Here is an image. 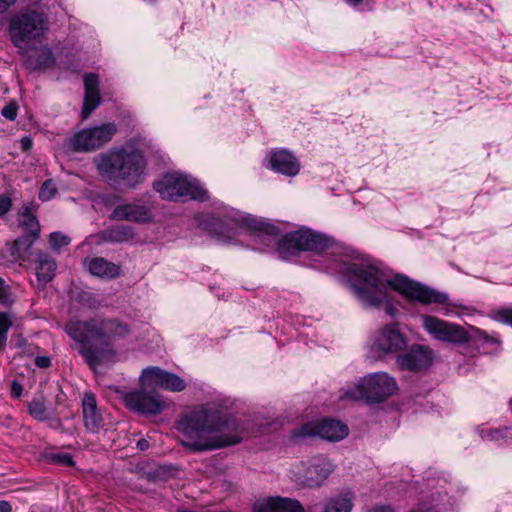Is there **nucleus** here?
<instances>
[{
  "instance_id": "nucleus-31",
  "label": "nucleus",
  "mask_w": 512,
  "mask_h": 512,
  "mask_svg": "<svg viewBox=\"0 0 512 512\" xmlns=\"http://www.w3.org/2000/svg\"><path fill=\"white\" fill-rule=\"evenodd\" d=\"M101 102L99 93H85L82 107V118L86 119L99 106Z\"/></svg>"
},
{
  "instance_id": "nucleus-25",
  "label": "nucleus",
  "mask_w": 512,
  "mask_h": 512,
  "mask_svg": "<svg viewBox=\"0 0 512 512\" xmlns=\"http://www.w3.org/2000/svg\"><path fill=\"white\" fill-rule=\"evenodd\" d=\"M39 237L38 233L25 232L14 240L10 250L11 255L18 260H25V255Z\"/></svg>"
},
{
  "instance_id": "nucleus-1",
  "label": "nucleus",
  "mask_w": 512,
  "mask_h": 512,
  "mask_svg": "<svg viewBox=\"0 0 512 512\" xmlns=\"http://www.w3.org/2000/svg\"><path fill=\"white\" fill-rule=\"evenodd\" d=\"M201 224L205 230L222 239H232L239 228H246L254 235L255 241L269 248L277 245V252L283 260L298 257L301 252H324L332 248L334 239L309 228L288 232L280 239V229L274 224L252 215L232 212L225 215H209Z\"/></svg>"
},
{
  "instance_id": "nucleus-43",
  "label": "nucleus",
  "mask_w": 512,
  "mask_h": 512,
  "mask_svg": "<svg viewBox=\"0 0 512 512\" xmlns=\"http://www.w3.org/2000/svg\"><path fill=\"white\" fill-rule=\"evenodd\" d=\"M23 391L22 385L17 381L13 380L10 386V395L12 398L18 399L21 397Z\"/></svg>"
},
{
  "instance_id": "nucleus-38",
  "label": "nucleus",
  "mask_w": 512,
  "mask_h": 512,
  "mask_svg": "<svg viewBox=\"0 0 512 512\" xmlns=\"http://www.w3.org/2000/svg\"><path fill=\"white\" fill-rule=\"evenodd\" d=\"M495 319L503 324L512 326V308L497 310L495 313Z\"/></svg>"
},
{
  "instance_id": "nucleus-49",
  "label": "nucleus",
  "mask_w": 512,
  "mask_h": 512,
  "mask_svg": "<svg viewBox=\"0 0 512 512\" xmlns=\"http://www.w3.org/2000/svg\"><path fill=\"white\" fill-rule=\"evenodd\" d=\"M137 448L140 451H145L149 448V442L146 439H140L137 442Z\"/></svg>"
},
{
  "instance_id": "nucleus-12",
  "label": "nucleus",
  "mask_w": 512,
  "mask_h": 512,
  "mask_svg": "<svg viewBox=\"0 0 512 512\" xmlns=\"http://www.w3.org/2000/svg\"><path fill=\"white\" fill-rule=\"evenodd\" d=\"M332 472L333 465L326 458H315L309 464L301 463L292 470L295 483L309 488L321 486Z\"/></svg>"
},
{
  "instance_id": "nucleus-20",
  "label": "nucleus",
  "mask_w": 512,
  "mask_h": 512,
  "mask_svg": "<svg viewBox=\"0 0 512 512\" xmlns=\"http://www.w3.org/2000/svg\"><path fill=\"white\" fill-rule=\"evenodd\" d=\"M36 276L40 286L45 287L55 276L57 264L54 258L44 251H37Z\"/></svg>"
},
{
  "instance_id": "nucleus-29",
  "label": "nucleus",
  "mask_w": 512,
  "mask_h": 512,
  "mask_svg": "<svg viewBox=\"0 0 512 512\" xmlns=\"http://www.w3.org/2000/svg\"><path fill=\"white\" fill-rule=\"evenodd\" d=\"M29 414L38 421H45L48 419L47 407L43 397L33 398L28 403Z\"/></svg>"
},
{
  "instance_id": "nucleus-44",
  "label": "nucleus",
  "mask_w": 512,
  "mask_h": 512,
  "mask_svg": "<svg viewBox=\"0 0 512 512\" xmlns=\"http://www.w3.org/2000/svg\"><path fill=\"white\" fill-rule=\"evenodd\" d=\"M35 365L39 368H49L52 365L51 359L47 356H37L35 358Z\"/></svg>"
},
{
  "instance_id": "nucleus-27",
  "label": "nucleus",
  "mask_w": 512,
  "mask_h": 512,
  "mask_svg": "<svg viewBox=\"0 0 512 512\" xmlns=\"http://www.w3.org/2000/svg\"><path fill=\"white\" fill-rule=\"evenodd\" d=\"M353 508V496L345 493L332 497L324 506L323 512H351Z\"/></svg>"
},
{
  "instance_id": "nucleus-45",
  "label": "nucleus",
  "mask_w": 512,
  "mask_h": 512,
  "mask_svg": "<svg viewBox=\"0 0 512 512\" xmlns=\"http://www.w3.org/2000/svg\"><path fill=\"white\" fill-rule=\"evenodd\" d=\"M20 147L23 152H29L33 147V140L30 136H24L20 139Z\"/></svg>"
},
{
  "instance_id": "nucleus-51",
  "label": "nucleus",
  "mask_w": 512,
  "mask_h": 512,
  "mask_svg": "<svg viewBox=\"0 0 512 512\" xmlns=\"http://www.w3.org/2000/svg\"><path fill=\"white\" fill-rule=\"evenodd\" d=\"M349 5L357 6L363 2V0H345Z\"/></svg>"
},
{
  "instance_id": "nucleus-17",
  "label": "nucleus",
  "mask_w": 512,
  "mask_h": 512,
  "mask_svg": "<svg viewBox=\"0 0 512 512\" xmlns=\"http://www.w3.org/2000/svg\"><path fill=\"white\" fill-rule=\"evenodd\" d=\"M83 422L86 430L97 433L104 426V418L100 412L96 397L92 392H86L82 399Z\"/></svg>"
},
{
  "instance_id": "nucleus-36",
  "label": "nucleus",
  "mask_w": 512,
  "mask_h": 512,
  "mask_svg": "<svg viewBox=\"0 0 512 512\" xmlns=\"http://www.w3.org/2000/svg\"><path fill=\"white\" fill-rule=\"evenodd\" d=\"M489 440L512 439V428L502 427L498 429H491L487 433Z\"/></svg>"
},
{
  "instance_id": "nucleus-35",
  "label": "nucleus",
  "mask_w": 512,
  "mask_h": 512,
  "mask_svg": "<svg viewBox=\"0 0 512 512\" xmlns=\"http://www.w3.org/2000/svg\"><path fill=\"white\" fill-rule=\"evenodd\" d=\"M85 93H99V79L94 73H88L84 76Z\"/></svg>"
},
{
  "instance_id": "nucleus-48",
  "label": "nucleus",
  "mask_w": 512,
  "mask_h": 512,
  "mask_svg": "<svg viewBox=\"0 0 512 512\" xmlns=\"http://www.w3.org/2000/svg\"><path fill=\"white\" fill-rule=\"evenodd\" d=\"M0 512H12V506L8 501H0Z\"/></svg>"
},
{
  "instance_id": "nucleus-9",
  "label": "nucleus",
  "mask_w": 512,
  "mask_h": 512,
  "mask_svg": "<svg viewBox=\"0 0 512 512\" xmlns=\"http://www.w3.org/2000/svg\"><path fill=\"white\" fill-rule=\"evenodd\" d=\"M117 131V126L114 123L83 128L66 138L63 147L76 153L94 152L109 143Z\"/></svg>"
},
{
  "instance_id": "nucleus-22",
  "label": "nucleus",
  "mask_w": 512,
  "mask_h": 512,
  "mask_svg": "<svg viewBox=\"0 0 512 512\" xmlns=\"http://www.w3.org/2000/svg\"><path fill=\"white\" fill-rule=\"evenodd\" d=\"M90 273L102 279H115L120 275V266L103 257H95L88 260Z\"/></svg>"
},
{
  "instance_id": "nucleus-26",
  "label": "nucleus",
  "mask_w": 512,
  "mask_h": 512,
  "mask_svg": "<svg viewBox=\"0 0 512 512\" xmlns=\"http://www.w3.org/2000/svg\"><path fill=\"white\" fill-rule=\"evenodd\" d=\"M35 206L33 203L24 204L19 212V225L30 233L40 234V223L34 214Z\"/></svg>"
},
{
  "instance_id": "nucleus-7",
  "label": "nucleus",
  "mask_w": 512,
  "mask_h": 512,
  "mask_svg": "<svg viewBox=\"0 0 512 512\" xmlns=\"http://www.w3.org/2000/svg\"><path fill=\"white\" fill-rule=\"evenodd\" d=\"M398 389L396 380L386 372L371 373L362 378L354 388L344 392V397L351 400H364L368 404L386 401Z\"/></svg>"
},
{
  "instance_id": "nucleus-33",
  "label": "nucleus",
  "mask_w": 512,
  "mask_h": 512,
  "mask_svg": "<svg viewBox=\"0 0 512 512\" xmlns=\"http://www.w3.org/2000/svg\"><path fill=\"white\" fill-rule=\"evenodd\" d=\"M14 303L11 287L0 277V305L10 307Z\"/></svg>"
},
{
  "instance_id": "nucleus-16",
  "label": "nucleus",
  "mask_w": 512,
  "mask_h": 512,
  "mask_svg": "<svg viewBox=\"0 0 512 512\" xmlns=\"http://www.w3.org/2000/svg\"><path fill=\"white\" fill-rule=\"evenodd\" d=\"M153 215L150 209L145 205L126 203L117 205L110 219L115 221H131L136 223H148L152 221Z\"/></svg>"
},
{
  "instance_id": "nucleus-11",
  "label": "nucleus",
  "mask_w": 512,
  "mask_h": 512,
  "mask_svg": "<svg viewBox=\"0 0 512 512\" xmlns=\"http://www.w3.org/2000/svg\"><path fill=\"white\" fill-rule=\"evenodd\" d=\"M423 327L434 339L452 345H463L470 341L468 331L461 325L435 316H425Z\"/></svg>"
},
{
  "instance_id": "nucleus-5",
  "label": "nucleus",
  "mask_w": 512,
  "mask_h": 512,
  "mask_svg": "<svg viewBox=\"0 0 512 512\" xmlns=\"http://www.w3.org/2000/svg\"><path fill=\"white\" fill-rule=\"evenodd\" d=\"M93 163L107 183L135 188L144 181L145 161L136 150L112 148L95 156Z\"/></svg>"
},
{
  "instance_id": "nucleus-34",
  "label": "nucleus",
  "mask_w": 512,
  "mask_h": 512,
  "mask_svg": "<svg viewBox=\"0 0 512 512\" xmlns=\"http://www.w3.org/2000/svg\"><path fill=\"white\" fill-rule=\"evenodd\" d=\"M56 193L57 189L55 188L53 181L48 179L42 184L38 197L41 201H49L56 195Z\"/></svg>"
},
{
  "instance_id": "nucleus-18",
  "label": "nucleus",
  "mask_w": 512,
  "mask_h": 512,
  "mask_svg": "<svg viewBox=\"0 0 512 512\" xmlns=\"http://www.w3.org/2000/svg\"><path fill=\"white\" fill-rule=\"evenodd\" d=\"M270 166L275 172L289 177L297 175L300 171L299 160L286 149L271 152Z\"/></svg>"
},
{
  "instance_id": "nucleus-21",
  "label": "nucleus",
  "mask_w": 512,
  "mask_h": 512,
  "mask_svg": "<svg viewBox=\"0 0 512 512\" xmlns=\"http://www.w3.org/2000/svg\"><path fill=\"white\" fill-rule=\"evenodd\" d=\"M25 67L30 71L45 70L55 65V57L48 47H40L26 55Z\"/></svg>"
},
{
  "instance_id": "nucleus-32",
  "label": "nucleus",
  "mask_w": 512,
  "mask_h": 512,
  "mask_svg": "<svg viewBox=\"0 0 512 512\" xmlns=\"http://www.w3.org/2000/svg\"><path fill=\"white\" fill-rule=\"evenodd\" d=\"M71 238L59 231L52 232L49 235V244L52 250L59 251L61 248L70 244Z\"/></svg>"
},
{
  "instance_id": "nucleus-28",
  "label": "nucleus",
  "mask_w": 512,
  "mask_h": 512,
  "mask_svg": "<svg viewBox=\"0 0 512 512\" xmlns=\"http://www.w3.org/2000/svg\"><path fill=\"white\" fill-rule=\"evenodd\" d=\"M144 476L152 483L166 482L171 477V470L168 466L153 465L144 472Z\"/></svg>"
},
{
  "instance_id": "nucleus-8",
  "label": "nucleus",
  "mask_w": 512,
  "mask_h": 512,
  "mask_svg": "<svg viewBox=\"0 0 512 512\" xmlns=\"http://www.w3.org/2000/svg\"><path fill=\"white\" fill-rule=\"evenodd\" d=\"M153 188L162 199L169 201L208 200V192L202 188L195 179L179 173L166 174L162 179L154 182Z\"/></svg>"
},
{
  "instance_id": "nucleus-10",
  "label": "nucleus",
  "mask_w": 512,
  "mask_h": 512,
  "mask_svg": "<svg viewBox=\"0 0 512 512\" xmlns=\"http://www.w3.org/2000/svg\"><path fill=\"white\" fill-rule=\"evenodd\" d=\"M349 433L346 424L335 419H323L320 422H308L294 429L291 432L293 440L310 437H320L321 439L337 442L344 439Z\"/></svg>"
},
{
  "instance_id": "nucleus-24",
  "label": "nucleus",
  "mask_w": 512,
  "mask_h": 512,
  "mask_svg": "<svg viewBox=\"0 0 512 512\" xmlns=\"http://www.w3.org/2000/svg\"><path fill=\"white\" fill-rule=\"evenodd\" d=\"M167 371L160 367L150 366L143 369L139 381L140 385L147 389L162 388Z\"/></svg>"
},
{
  "instance_id": "nucleus-23",
  "label": "nucleus",
  "mask_w": 512,
  "mask_h": 512,
  "mask_svg": "<svg viewBox=\"0 0 512 512\" xmlns=\"http://www.w3.org/2000/svg\"><path fill=\"white\" fill-rule=\"evenodd\" d=\"M101 239L109 243L128 242L135 236V231L129 225H116L103 230L100 233Z\"/></svg>"
},
{
  "instance_id": "nucleus-30",
  "label": "nucleus",
  "mask_w": 512,
  "mask_h": 512,
  "mask_svg": "<svg viewBox=\"0 0 512 512\" xmlns=\"http://www.w3.org/2000/svg\"><path fill=\"white\" fill-rule=\"evenodd\" d=\"M186 388V382L178 375L168 372L165 375L164 383L161 389L171 392H181Z\"/></svg>"
},
{
  "instance_id": "nucleus-42",
  "label": "nucleus",
  "mask_w": 512,
  "mask_h": 512,
  "mask_svg": "<svg viewBox=\"0 0 512 512\" xmlns=\"http://www.w3.org/2000/svg\"><path fill=\"white\" fill-rule=\"evenodd\" d=\"M12 208V199L2 194L0 195V217L5 216Z\"/></svg>"
},
{
  "instance_id": "nucleus-39",
  "label": "nucleus",
  "mask_w": 512,
  "mask_h": 512,
  "mask_svg": "<svg viewBox=\"0 0 512 512\" xmlns=\"http://www.w3.org/2000/svg\"><path fill=\"white\" fill-rule=\"evenodd\" d=\"M15 348L19 349L23 353H31V345L23 334H18L12 340Z\"/></svg>"
},
{
  "instance_id": "nucleus-37",
  "label": "nucleus",
  "mask_w": 512,
  "mask_h": 512,
  "mask_svg": "<svg viewBox=\"0 0 512 512\" xmlns=\"http://www.w3.org/2000/svg\"><path fill=\"white\" fill-rule=\"evenodd\" d=\"M53 462L57 464H61L67 467H73L75 465V461L73 456L69 453H57L52 455Z\"/></svg>"
},
{
  "instance_id": "nucleus-13",
  "label": "nucleus",
  "mask_w": 512,
  "mask_h": 512,
  "mask_svg": "<svg viewBox=\"0 0 512 512\" xmlns=\"http://www.w3.org/2000/svg\"><path fill=\"white\" fill-rule=\"evenodd\" d=\"M124 402L130 411L146 415L159 414L166 408V402L158 392L142 386L138 390L127 393L124 396Z\"/></svg>"
},
{
  "instance_id": "nucleus-46",
  "label": "nucleus",
  "mask_w": 512,
  "mask_h": 512,
  "mask_svg": "<svg viewBox=\"0 0 512 512\" xmlns=\"http://www.w3.org/2000/svg\"><path fill=\"white\" fill-rule=\"evenodd\" d=\"M368 512H395L391 505H376L368 510Z\"/></svg>"
},
{
  "instance_id": "nucleus-6",
  "label": "nucleus",
  "mask_w": 512,
  "mask_h": 512,
  "mask_svg": "<svg viewBox=\"0 0 512 512\" xmlns=\"http://www.w3.org/2000/svg\"><path fill=\"white\" fill-rule=\"evenodd\" d=\"M48 29V18L45 13L30 10L14 15L10 20L9 32L11 41L21 54L35 41H40L44 31Z\"/></svg>"
},
{
  "instance_id": "nucleus-53",
  "label": "nucleus",
  "mask_w": 512,
  "mask_h": 512,
  "mask_svg": "<svg viewBox=\"0 0 512 512\" xmlns=\"http://www.w3.org/2000/svg\"><path fill=\"white\" fill-rule=\"evenodd\" d=\"M411 512H423L422 510H413Z\"/></svg>"
},
{
  "instance_id": "nucleus-52",
  "label": "nucleus",
  "mask_w": 512,
  "mask_h": 512,
  "mask_svg": "<svg viewBox=\"0 0 512 512\" xmlns=\"http://www.w3.org/2000/svg\"><path fill=\"white\" fill-rule=\"evenodd\" d=\"M485 340L488 342V341H492L493 339L489 338L488 336H485Z\"/></svg>"
},
{
  "instance_id": "nucleus-14",
  "label": "nucleus",
  "mask_w": 512,
  "mask_h": 512,
  "mask_svg": "<svg viewBox=\"0 0 512 512\" xmlns=\"http://www.w3.org/2000/svg\"><path fill=\"white\" fill-rule=\"evenodd\" d=\"M434 359L431 348L414 344L407 352L397 357V364L402 370L418 372L427 369Z\"/></svg>"
},
{
  "instance_id": "nucleus-40",
  "label": "nucleus",
  "mask_w": 512,
  "mask_h": 512,
  "mask_svg": "<svg viewBox=\"0 0 512 512\" xmlns=\"http://www.w3.org/2000/svg\"><path fill=\"white\" fill-rule=\"evenodd\" d=\"M17 110L18 106L16 105V103L11 102L3 107L1 114L4 118L13 121L17 117Z\"/></svg>"
},
{
  "instance_id": "nucleus-41",
  "label": "nucleus",
  "mask_w": 512,
  "mask_h": 512,
  "mask_svg": "<svg viewBox=\"0 0 512 512\" xmlns=\"http://www.w3.org/2000/svg\"><path fill=\"white\" fill-rule=\"evenodd\" d=\"M13 325L10 314L7 312H0V332L8 334V331Z\"/></svg>"
},
{
  "instance_id": "nucleus-15",
  "label": "nucleus",
  "mask_w": 512,
  "mask_h": 512,
  "mask_svg": "<svg viewBox=\"0 0 512 512\" xmlns=\"http://www.w3.org/2000/svg\"><path fill=\"white\" fill-rule=\"evenodd\" d=\"M407 345L405 336L400 333L394 324L384 327L377 336L374 347L386 354L404 349Z\"/></svg>"
},
{
  "instance_id": "nucleus-2",
  "label": "nucleus",
  "mask_w": 512,
  "mask_h": 512,
  "mask_svg": "<svg viewBox=\"0 0 512 512\" xmlns=\"http://www.w3.org/2000/svg\"><path fill=\"white\" fill-rule=\"evenodd\" d=\"M347 272L355 279L352 288L358 298L370 308H380L384 305L387 315L394 318L398 308L391 302L389 289L397 291L403 297L422 304H445L448 296L428 286L414 281L402 274L389 278L388 273L375 264L352 263Z\"/></svg>"
},
{
  "instance_id": "nucleus-4",
  "label": "nucleus",
  "mask_w": 512,
  "mask_h": 512,
  "mask_svg": "<svg viewBox=\"0 0 512 512\" xmlns=\"http://www.w3.org/2000/svg\"><path fill=\"white\" fill-rule=\"evenodd\" d=\"M65 331L81 344L79 354L94 369L115 354L112 342L128 336L131 329L117 318L96 315L86 320L71 319Z\"/></svg>"
},
{
  "instance_id": "nucleus-3",
  "label": "nucleus",
  "mask_w": 512,
  "mask_h": 512,
  "mask_svg": "<svg viewBox=\"0 0 512 512\" xmlns=\"http://www.w3.org/2000/svg\"><path fill=\"white\" fill-rule=\"evenodd\" d=\"M178 430L186 437L182 445L191 452L222 449L241 443L244 423L222 406H199L182 416Z\"/></svg>"
},
{
  "instance_id": "nucleus-47",
  "label": "nucleus",
  "mask_w": 512,
  "mask_h": 512,
  "mask_svg": "<svg viewBox=\"0 0 512 512\" xmlns=\"http://www.w3.org/2000/svg\"><path fill=\"white\" fill-rule=\"evenodd\" d=\"M17 0H0V13H5Z\"/></svg>"
},
{
  "instance_id": "nucleus-19",
  "label": "nucleus",
  "mask_w": 512,
  "mask_h": 512,
  "mask_svg": "<svg viewBox=\"0 0 512 512\" xmlns=\"http://www.w3.org/2000/svg\"><path fill=\"white\" fill-rule=\"evenodd\" d=\"M253 512H304V508L296 499L272 497L265 502L256 503Z\"/></svg>"
},
{
  "instance_id": "nucleus-50",
  "label": "nucleus",
  "mask_w": 512,
  "mask_h": 512,
  "mask_svg": "<svg viewBox=\"0 0 512 512\" xmlns=\"http://www.w3.org/2000/svg\"><path fill=\"white\" fill-rule=\"evenodd\" d=\"M8 339V334L0 332V350H3L6 347Z\"/></svg>"
}]
</instances>
